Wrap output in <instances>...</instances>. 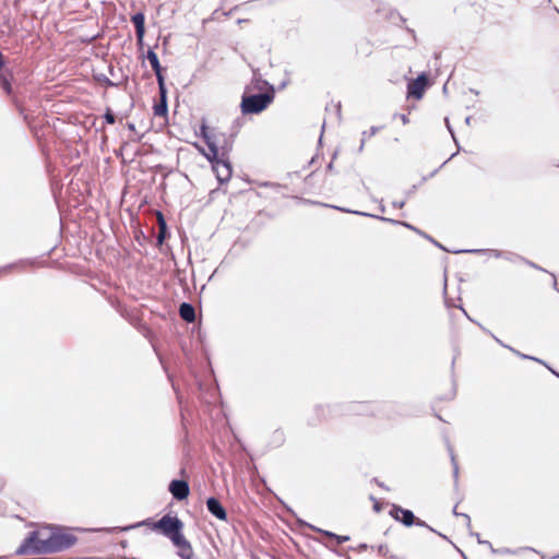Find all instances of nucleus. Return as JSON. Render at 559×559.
<instances>
[{
	"instance_id": "17",
	"label": "nucleus",
	"mask_w": 559,
	"mask_h": 559,
	"mask_svg": "<svg viewBox=\"0 0 559 559\" xmlns=\"http://www.w3.org/2000/svg\"><path fill=\"white\" fill-rule=\"evenodd\" d=\"M376 217L381 219V221L390 222V223H393V224H401V222H397V221H394V219H391V218H386V217H382V216H376ZM402 225H404L407 228H411V229L415 230V228L412 225L407 224V223H402Z\"/></svg>"
},
{
	"instance_id": "30",
	"label": "nucleus",
	"mask_w": 559,
	"mask_h": 559,
	"mask_svg": "<svg viewBox=\"0 0 559 559\" xmlns=\"http://www.w3.org/2000/svg\"><path fill=\"white\" fill-rule=\"evenodd\" d=\"M107 84L108 85H114V83L111 81H109V80H107Z\"/></svg>"
},
{
	"instance_id": "31",
	"label": "nucleus",
	"mask_w": 559,
	"mask_h": 559,
	"mask_svg": "<svg viewBox=\"0 0 559 559\" xmlns=\"http://www.w3.org/2000/svg\"><path fill=\"white\" fill-rule=\"evenodd\" d=\"M551 371H552V373H554L555 376L559 377V373H558V372H556L555 370H551Z\"/></svg>"
},
{
	"instance_id": "34",
	"label": "nucleus",
	"mask_w": 559,
	"mask_h": 559,
	"mask_svg": "<svg viewBox=\"0 0 559 559\" xmlns=\"http://www.w3.org/2000/svg\"><path fill=\"white\" fill-rule=\"evenodd\" d=\"M439 536L445 538V535H443L442 533H439Z\"/></svg>"
},
{
	"instance_id": "20",
	"label": "nucleus",
	"mask_w": 559,
	"mask_h": 559,
	"mask_svg": "<svg viewBox=\"0 0 559 559\" xmlns=\"http://www.w3.org/2000/svg\"><path fill=\"white\" fill-rule=\"evenodd\" d=\"M451 460H452V464H453V474H454V477L457 478V475H459V466L455 462V457L453 455V453L451 454Z\"/></svg>"
},
{
	"instance_id": "11",
	"label": "nucleus",
	"mask_w": 559,
	"mask_h": 559,
	"mask_svg": "<svg viewBox=\"0 0 559 559\" xmlns=\"http://www.w3.org/2000/svg\"><path fill=\"white\" fill-rule=\"evenodd\" d=\"M159 103L154 106V115L157 117H165L168 111L167 107V91L165 84L158 85Z\"/></svg>"
},
{
	"instance_id": "22",
	"label": "nucleus",
	"mask_w": 559,
	"mask_h": 559,
	"mask_svg": "<svg viewBox=\"0 0 559 559\" xmlns=\"http://www.w3.org/2000/svg\"><path fill=\"white\" fill-rule=\"evenodd\" d=\"M1 84H2V87H3L7 92H10V83H9V81H8L5 78H2V80H1Z\"/></svg>"
},
{
	"instance_id": "19",
	"label": "nucleus",
	"mask_w": 559,
	"mask_h": 559,
	"mask_svg": "<svg viewBox=\"0 0 559 559\" xmlns=\"http://www.w3.org/2000/svg\"><path fill=\"white\" fill-rule=\"evenodd\" d=\"M104 118H105L106 122L109 124H114L116 121L115 115L110 110H108L105 114Z\"/></svg>"
},
{
	"instance_id": "25",
	"label": "nucleus",
	"mask_w": 559,
	"mask_h": 559,
	"mask_svg": "<svg viewBox=\"0 0 559 559\" xmlns=\"http://www.w3.org/2000/svg\"><path fill=\"white\" fill-rule=\"evenodd\" d=\"M476 537H477V540H478L479 544H485V545H488V546L492 547L490 542L481 540V537L479 536V534H476Z\"/></svg>"
},
{
	"instance_id": "7",
	"label": "nucleus",
	"mask_w": 559,
	"mask_h": 559,
	"mask_svg": "<svg viewBox=\"0 0 559 559\" xmlns=\"http://www.w3.org/2000/svg\"><path fill=\"white\" fill-rule=\"evenodd\" d=\"M428 80L425 74L418 75L416 80L408 84V95L417 99L423 97Z\"/></svg>"
},
{
	"instance_id": "13",
	"label": "nucleus",
	"mask_w": 559,
	"mask_h": 559,
	"mask_svg": "<svg viewBox=\"0 0 559 559\" xmlns=\"http://www.w3.org/2000/svg\"><path fill=\"white\" fill-rule=\"evenodd\" d=\"M179 314L187 322H193L195 320V310L193 306L188 302L180 305Z\"/></svg>"
},
{
	"instance_id": "14",
	"label": "nucleus",
	"mask_w": 559,
	"mask_h": 559,
	"mask_svg": "<svg viewBox=\"0 0 559 559\" xmlns=\"http://www.w3.org/2000/svg\"><path fill=\"white\" fill-rule=\"evenodd\" d=\"M201 134L203 136V139L205 140V143L211 152V154L216 157L218 155V147L216 145V143L213 141L210 132H209V129L205 124H203L201 127Z\"/></svg>"
},
{
	"instance_id": "4",
	"label": "nucleus",
	"mask_w": 559,
	"mask_h": 559,
	"mask_svg": "<svg viewBox=\"0 0 559 559\" xmlns=\"http://www.w3.org/2000/svg\"><path fill=\"white\" fill-rule=\"evenodd\" d=\"M390 514L396 520L402 522L405 526H412L413 524L417 526H424L429 528L430 531L435 532L432 527H430L428 524H426L423 520L416 519L414 513L411 510L403 509L400 506H393Z\"/></svg>"
},
{
	"instance_id": "18",
	"label": "nucleus",
	"mask_w": 559,
	"mask_h": 559,
	"mask_svg": "<svg viewBox=\"0 0 559 559\" xmlns=\"http://www.w3.org/2000/svg\"><path fill=\"white\" fill-rule=\"evenodd\" d=\"M326 534H328L329 536L333 537V538H336L337 544H340V545H341V544H343V543H345V542H347V540L349 539V537H348V536H338V535H335V534H333V533H326Z\"/></svg>"
},
{
	"instance_id": "28",
	"label": "nucleus",
	"mask_w": 559,
	"mask_h": 559,
	"mask_svg": "<svg viewBox=\"0 0 559 559\" xmlns=\"http://www.w3.org/2000/svg\"><path fill=\"white\" fill-rule=\"evenodd\" d=\"M364 144H365V141L362 140V142H361V144H360V151L362 150Z\"/></svg>"
},
{
	"instance_id": "6",
	"label": "nucleus",
	"mask_w": 559,
	"mask_h": 559,
	"mask_svg": "<svg viewBox=\"0 0 559 559\" xmlns=\"http://www.w3.org/2000/svg\"><path fill=\"white\" fill-rule=\"evenodd\" d=\"M210 160L213 162V169L216 174V178L219 182L228 181L231 176V167L230 164L224 159H219L218 155L216 157L207 156Z\"/></svg>"
},
{
	"instance_id": "8",
	"label": "nucleus",
	"mask_w": 559,
	"mask_h": 559,
	"mask_svg": "<svg viewBox=\"0 0 559 559\" xmlns=\"http://www.w3.org/2000/svg\"><path fill=\"white\" fill-rule=\"evenodd\" d=\"M169 491L177 500L186 499L189 495V485L185 480L175 479L169 485Z\"/></svg>"
},
{
	"instance_id": "10",
	"label": "nucleus",
	"mask_w": 559,
	"mask_h": 559,
	"mask_svg": "<svg viewBox=\"0 0 559 559\" xmlns=\"http://www.w3.org/2000/svg\"><path fill=\"white\" fill-rule=\"evenodd\" d=\"M131 21L135 27L138 43L142 44L145 34V16L142 12H138L131 16Z\"/></svg>"
},
{
	"instance_id": "2",
	"label": "nucleus",
	"mask_w": 559,
	"mask_h": 559,
	"mask_svg": "<svg viewBox=\"0 0 559 559\" xmlns=\"http://www.w3.org/2000/svg\"><path fill=\"white\" fill-rule=\"evenodd\" d=\"M75 543L76 537L73 534L66 532L58 526H53L50 539L49 542H45V547H43L41 550L47 551V554L58 552L70 548Z\"/></svg>"
},
{
	"instance_id": "9",
	"label": "nucleus",
	"mask_w": 559,
	"mask_h": 559,
	"mask_svg": "<svg viewBox=\"0 0 559 559\" xmlns=\"http://www.w3.org/2000/svg\"><path fill=\"white\" fill-rule=\"evenodd\" d=\"M206 508L209 512L217 518L218 520L226 521L227 520V512L225 508L222 506V503L218 501V499L211 497L206 500Z\"/></svg>"
},
{
	"instance_id": "5",
	"label": "nucleus",
	"mask_w": 559,
	"mask_h": 559,
	"mask_svg": "<svg viewBox=\"0 0 559 559\" xmlns=\"http://www.w3.org/2000/svg\"><path fill=\"white\" fill-rule=\"evenodd\" d=\"M154 527L166 537L171 536L178 531H182L183 523L177 516L164 515L155 524Z\"/></svg>"
},
{
	"instance_id": "16",
	"label": "nucleus",
	"mask_w": 559,
	"mask_h": 559,
	"mask_svg": "<svg viewBox=\"0 0 559 559\" xmlns=\"http://www.w3.org/2000/svg\"><path fill=\"white\" fill-rule=\"evenodd\" d=\"M178 555L181 559H192L193 549L190 543H187L185 546L178 548Z\"/></svg>"
},
{
	"instance_id": "32",
	"label": "nucleus",
	"mask_w": 559,
	"mask_h": 559,
	"mask_svg": "<svg viewBox=\"0 0 559 559\" xmlns=\"http://www.w3.org/2000/svg\"><path fill=\"white\" fill-rule=\"evenodd\" d=\"M463 515L466 518V520H467L468 522L471 521L468 515H466V514H463Z\"/></svg>"
},
{
	"instance_id": "27",
	"label": "nucleus",
	"mask_w": 559,
	"mask_h": 559,
	"mask_svg": "<svg viewBox=\"0 0 559 559\" xmlns=\"http://www.w3.org/2000/svg\"><path fill=\"white\" fill-rule=\"evenodd\" d=\"M356 214L364 215V216H371L370 214L364 213V212H355Z\"/></svg>"
},
{
	"instance_id": "33",
	"label": "nucleus",
	"mask_w": 559,
	"mask_h": 559,
	"mask_svg": "<svg viewBox=\"0 0 559 559\" xmlns=\"http://www.w3.org/2000/svg\"><path fill=\"white\" fill-rule=\"evenodd\" d=\"M439 536L445 538V535H443L442 533H439Z\"/></svg>"
},
{
	"instance_id": "23",
	"label": "nucleus",
	"mask_w": 559,
	"mask_h": 559,
	"mask_svg": "<svg viewBox=\"0 0 559 559\" xmlns=\"http://www.w3.org/2000/svg\"><path fill=\"white\" fill-rule=\"evenodd\" d=\"M392 205L396 209H402L405 205L404 201H394Z\"/></svg>"
},
{
	"instance_id": "29",
	"label": "nucleus",
	"mask_w": 559,
	"mask_h": 559,
	"mask_svg": "<svg viewBox=\"0 0 559 559\" xmlns=\"http://www.w3.org/2000/svg\"><path fill=\"white\" fill-rule=\"evenodd\" d=\"M360 548H361V549H366V548H367V545H366V544H364V545H361V546H360Z\"/></svg>"
},
{
	"instance_id": "21",
	"label": "nucleus",
	"mask_w": 559,
	"mask_h": 559,
	"mask_svg": "<svg viewBox=\"0 0 559 559\" xmlns=\"http://www.w3.org/2000/svg\"><path fill=\"white\" fill-rule=\"evenodd\" d=\"M378 552H379V555H381V556H386V555H388V552H389V548H388V546H386V545H380V546L378 547Z\"/></svg>"
},
{
	"instance_id": "1",
	"label": "nucleus",
	"mask_w": 559,
	"mask_h": 559,
	"mask_svg": "<svg viewBox=\"0 0 559 559\" xmlns=\"http://www.w3.org/2000/svg\"><path fill=\"white\" fill-rule=\"evenodd\" d=\"M53 526H45L38 531L31 532L29 535L23 540V543L16 549V555H28V554H47L41 550L45 547V542L50 539Z\"/></svg>"
},
{
	"instance_id": "24",
	"label": "nucleus",
	"mask_w": 559,
	"mask_h": 559,
	"mask_svg": "<svg viewBox=\"0 0 559 559\" xmlns=\"http://www.w3.org/2000/svg\"><path fill=\"white\" fill-rule=\"evenodd\" d=\"M400 119L402 120L403 124H407L409 122L407 115H400Z\"/></svg>"
},
{
	"instance_id": "26",
	"label": "nucleus",
	"mask_w": 559,
	"mask_h": 559,
	"mask_svg": "<svg viewBox=\"0 0 559 559\" xmlns=\"http://www.w3.org/2000/svg\"><path fill=\"white\" fill-rule=\"evenodd\" d=\"M3 63H4V62H3V56H2V53L0 52V69L2 68Z\"/></svg>"
},
{
	"instance_id": "35",
	"label": "nucleus",
	"mask_w": 559,
	"mask_h": 559,
	"mask_svg": "<svg viewBox=\"0 0 559 559\" xmlns=\"http://www.w3.org/2000/svg\"><path fill=\"white\" fill-rule=\"evenodd\" d=\"M439 536L445 538V535H443L442 533H439Z\"/></svg>"
},
{
	"instance_id": "15",
	"label": "nucleus",
	"mask_w": 559,
	"mask_h": 559,
	"mask_svg": "<svg viewBox=\"0 0 559 559\" xmlns=\"http://www.w3.org/2000/svg\"><path fill=\"white\" fill-rule=\"evenodd\" d=\"M171 543L177 547V548H180L182 546H185L187 543H189L187 540V538L185 537V535L182 534V531H178L176 532L175 534H173L171 536L168 537Z\"/></svg>"
},
{
	"instance_id": "3",
	"label": "nucleus",
	"mask_w": 559,
	"mask_h": 559,
	"mask_svg": "<svg viewBox=\"0 0 559 559\" xmlns=\"http://www.w3.org/2000/svg\"><path fill=\"white\" fill-rule=\"evenodd\" d=\"M273 100V94L260 93L243 95L241 99V111L245 115L259 114L263 111Z\"/></svg>"
},
{
	"instance_id": "12",
	"label": "nucleus",
	"mask_w": 559,
	"mask_h": 559,
	"mask_svg": "<svg viewBox=\"0 0 559 559\" xmlns=\"http://www.w3.org/2000/svg\"><path fill=\"white\" fill-rule=\"evenodd\" d=\"M146 58L150 61L151 67L155 72L158 85L165 84L164 76L162 74V67H160L157 55L152 49H150L147 51Z\"/></svg>"
}]
</instances>
